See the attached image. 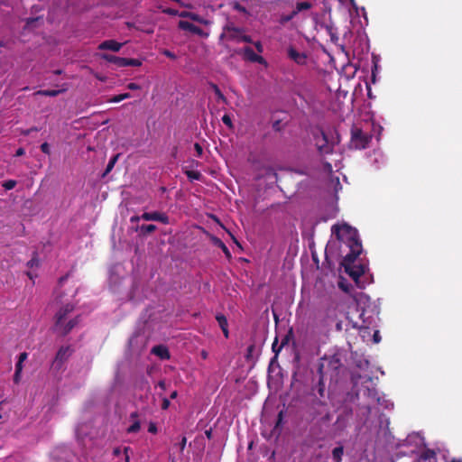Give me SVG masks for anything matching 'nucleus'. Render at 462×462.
<instances>
[{
	"label": "nucleus",
	"instance_id": "nucleus-57",
	"mask_svg": "<svg viewBox=\"0 0 462 462\" xmlns=\"http://www.w3.org/2000/svg\"><path fill=\"white\" fill-rule=\"evenodd\" d=\"M24 152H24V149H23V148H19V149H17V150H16V152H15V154H14V155H15V156H22V155H23V154H24Z\"/></svg>",
	"mask_w": 462,
	"mask_h": 462
},
{
	"label": "nucleus",
	"instance_id": "nucleus-23",
	"mask_svg": "<svg viewBox=\"0 0 462 462\" xmlns=\"http://www.w3.org/2000/svg\"><path fill=\"white\" fill-rule=\"evenodd\" d=\"M287 341H288V339H287V337H285V338L282 341L281 345H280V346H278V338H277V337L275 338V340H274V342L273 343V346H272V349H273V351L275 353V356H274V357L273 358L272 362H273L274 359H276V358H277L278 354L280 353V351L282 350V348L283 347V346H284L285 344H287Z\"/></svg>",
	"mask_w": 462,
	"mask_h": 462
},
{
	"label": "nucleus",
	"instance_id": "nucleus-17",
	"mask_svg": "<svg viewBox=\"0 0 462 462\" xmlns=\"http://www.w3.org/2000/svg\"><path fill=\"white\" fill-rule=\"evenodd\" d=\"M216 319H217L225 337L228 338L229 330H228V322H227L226 317L222 313H217L216 315Z\"/></svg>",
	"mask_w": 462,
	"mask_h": 462
},
{
	"label": "nucleus",
	"instance_id": "nucleus-27",
	"mask_svg": "<svg viewBox=\"0 0 462 462\" xmlns=\"http://www.w3.org/2000/svg\"><path fill=\"white\" fill-rule=\"evenodd\" d=\"M298 14L296 13L295 10H293L291 13H290L289 14H282L280 16V19H279V23L281 24H285L287 23L288 22H290L291 20H292Z\"/></svg>",
	"mask_w": 462,
	"mask_h": 462
},
{
	"label": "nucleus",
	"instance_id": "nucleus-63",
	"mask_svg": "<svg viewBox=\"0 0 462 462\" xmlns=\"http://www.w3.org/2000/svg\"><path fill=\"white\" fill-rule=\"evenodd\" d=\"M205 434H206L208 439H211V437H212L211 430H206Z\"/></svg>",
	"mask_w": 462,
	"mask_h": 462
},
{
	"label": "nucleus",
	"instance_id": "nucleus-34",
	"mask_svg": "<svg viewBox=\"0 0 462 462\" xmlns=\"http://www.w3.org/2000/svg\"><path fill=\"white\" fill-rule=\"evenodd\" d=\"M42 21L41 17L28 18L25 23V29H32L36 26V23Z\"/></svg>",
	"mask_w": 462,
	"mask_h": 462
},
{
	"label": "nucleus",
	"instance_id": "nucleus-22",
	"mask_svg": "<svg viewBox=\"0 0 462 462\" xmlns=\"http://www.w3.org/2000/svg\"><path fill=\"white\" fill-rule=\"evenodd\" d=\"M322 26L326 29L327 32L330 36L331 42L336 43L338 41L337 29L333 26V24H322Z\"/></svg>",
	"mask_w": 462,
	"mask_h": 462
},
{
	"label": "nucleus",
	"instance_id": "nucleus-19",
	"mask_svg": "<svg viewBox=\"0 0 462 462\" xmlns=\"http://www.w3.org/2000/svg\"><path fill=\"white\" fill-rule=\"evenodd\" d=\"M138 412L137 411H134V412H132L130 414V419L133 420V423L131 426L128 427L127 429V432L128 433H136L140 430L141 429V423L140 421L137 420L138 419Z\"/></svg>",
	"mask_w": 462,
	"mask_h": 462
},
{
	"label": "nucleus",
	"instance_id": "nucleus-59",
	"mask_svg": "<svg viewBox=\"0 0 462 462\" xmlns=\"http://www.w3.org/2000/svg\"><path fill=\"white\" fill-rule=\"evenodd\" d=\"M158 386L162 389V390H165L166 389V383H165V381L162 380L158 383Z\"/></svg>",
	"mask_w": 462,
	"mask_h": 462
},
{
	"label": "nucleus",
	"instance_id": "nucleus-30",
	"mask_svg": "<svg viewBox=\"0 0 462 462\" xmlns=\"http://www.w3.org/2000/svg\"><path fill=\"white\" fill-rule=\"evenodd\" d=\"M311 8V4L310 2H300L296 4V6L294 10L297 14H299L301 11L309 10Z\"/></svg>",
	"mask_w": 462,
	"mask_h": 462
},
{
	"label": "nucleus",
	"instance_id": "nucleus-14",
	"mask_svg": "<svg viewBox=\"0 0 462 462\" xmlns=\"http://www.w3.org/2000/svg\"><path fill=\"white\" fill-rule=\"evenodd\" d=\"M178 26L180 29L184 30V31H189L194 34H197L199 36L204 35V32L201 28H199V26H197L188 21L180 20L178 23Z\"/></svg>",
	"mask_w": 462,
	"mask_h": 462
},
{
	"label": "nucleus",
	"instance_id": "nucleus-62",
	"mask_svg": "<svg viewBox=\"0 0 462 462\" xmlns=\"http://www.w3.org/2000/svg\"><path fill=\"white\" fill-rule=\"evenodd\" d=\"M279 125H280L279 121L274 122L273 125V129L274 130H278L279 129Z\"/></svg>",
	"mask_w": 462,
	"mask_h": 462
},
{
	"label": "nucleus",
	"instance_id": "nucleus-51",
	"mask_svg": "<svg viewBox=\"0 0 462 462\" xmlns=\"http://www.w3.org/2000/svg\"><path fill=\"white\" fill-rule=\"evenodd\" d=\"M334 323L336 324V329H337V331H341V330H342V328H342V320L338 319H337V320H336Z\"/></svg>",
	"mask_w": 462,
	"mask_h": 462
},
{
	"label": "nucleus",
	"instance_id": "nucleus-56",
	"mask_svg": "<svg viewBox=\"0 0 462 462\" xmlns=\"http://www.w3.org/2000/svg\"><path fill=\"white\" fill-rule=\"evenodd\" d=\"M140 219H142L141 216H133L130 218L131 223L138 222Z\"/></svg>",
	"mask_w": 462,
	"mask_h": 462
},
{
	"label": "nucleus",
	"instance_id": "nucleus-10",
	"mask_svg": "<svg viewBox=\"0 0 462 462\" xmlns=\"http://www.w3.org/2000/svg\"><path fill=\"white\" fill-rule=\"evenodd\" d=\"M72 350L70 349V346H61L58 350L54 361H53V366L57 369H60L63 363L69 358V356L71 355Z\"/></svg>",
	"mask_w": 462,
	"mask_h": 462
},
{
	"label": "nucleus",
	"instance_id": "nucleus-55",
	"mask_svg": "<svg viewBox=\"0 0 462 462\" xmlns=\"http://www.w3.org/2000/svg\"><path fill=\"white\" fill-rule=\"evenodd\" d=\"M373 337H374V341L375 343H379L380 340H381V337L379 335V331H375Z\"/></svg>",
	"mask_w": 462,
	"mask_h": 462
},
{
	"label": "nucleus",
	"instance_id": "nucleus-12",
	"mask_svg": "<svg viewBox=\"0 0 462 462\" xmlns=\"http://www.w3.org/2000/svg\"><path fill=\"white\" fill-rule=\"evenodd\" d=\"M288 56L299 65H304L306 63L307 55L304 52H299L291 46L288 49Z\"/></svg>",
	"mask_w": 462,
	"mask_h": 462
},
{
	"label": "nucleus",
	"instance_id": "nucleus-29",
	"mask_svg": "<svg viewBox=\"0 0 462 462\" xmlns=\"http://www.w3.org/2000/svg\"><path fill=\"white\" fill-rule=\"evenodd\" d=\"M23 370V363H20V361H17L15 364V372L14 375V382L15 383H18L20 382V376Z\"/></svg>",
	"mask_w": 462,
	"mask_h": 462
},
{
	"label": "nucleus",
	"instance_id": "nucleus-47",
	"mask_svg": "<svg viewBox=\"0 0 462 462\" xmlns=\"http://www.w3.org/2000/svg\"><path fill=\"white\" fill-rule=\"evenodd\" d=\"M28 357V354L26 352H23L19 355V358H18V361H20V363H23Z\"/></svg>",
	"mask_w": 462,
	"mask_h": 462
},
{
	"label": "nucleus",
	"instance_id": "nucleus-7",
	"mask_svg": "<svg viewBox=\"0 0 462 462\" xmlns=\"http://www.w3.org/2000/svg\"><path fill=\"white\" fill-rule=\"evenodd\" d=\"M75 306L67 303L60 307L54 316V326H60L61 322L67 321L68 316L74 310Z\"/></svg>",
	"mask_w": 462,
	"mask_h": 462
},
{
	"label": "nucleus",
	"instance_id": "nucleus-37",
	"mask_svg": "<svg viewBox=\"0 0 462 462\" xmlns=\"http://www.w3.org/2000/svg\"><path fill=\"white\" fill-rule=\"evenodd\" d=\"M222 122L228 127H233V124H232V120H231V117L227 115V114H225L223 116H222Z\"/></svg>",
	"mask_w": 462,
	"mask_h": 462
},
{
	"label": "nucleus",
	"instance_id": "nucleus-5",
	"mask_svg": "<svg viewBox=\"0 0 462 462\" xmlns=\"http://www.w3.org/2000/svg\"><path fill=\"white\" fill-rule=\"evenodd\" d=\"M316 146L320 155H327L333 152L334 145L328 142L326 133L321 130L320 136L316 137Z\"/></svg>",
	"mask_w": 462,
	"mask_h": 462
},
{
	"label": "nucleus",
	"instance_id": "nucleus-4",
	"mask_svg": "<svg viewBox=\"0 0 462 462\" xmlns=\"http://www.w3.org/2000/svg\"><path fill=\"white\" fill-rule=\"evenodd\" d=\"M100 57L102 60H104L107 62L113 63L118 68L128 67V66L139 67L142 65L141 60L138 59L122 58V57H117V56L108 54V53H102L100 55Z\"/></svg>",
	"mask_w": 462,
	"mask_h": 462
},
{
	"label": "nucleus",
	"instance_id": "nucleus-38",
	"mask_svg": "<svg viewBox=\"0 0 462 462\" xmlns=\"http://www.w3.org/2000/svg\"><path fill=\"white\" fill-rule=\"evenodd\" d=\"M162 13L163 14H169V15H178L179 14V11L178 10H175V9H172V8H165V9H162Z\"/></svg>",
	"mask_w": 462,
	"mask_h": 462
},
{
	"label": "nucleus",
	"instance_id": "nucleus-39",
	"mask_svg": "<svg viewBox=\"0 0 462 462\" xmlns=\"http://www.w3.org/2000/svg\"><path fill=\"white\" fill-rule=\"evenodd\" d=\"M41 151L45 153V154H50L51 153V149H50V145L48 143H43L41 144Z\"/></svg>",
	"mask_w": 462,
	"mask_h": 462
},
{
	"label": "nucleus",
	"instance_id": "nucleus-11",
	"mask_svg": "<svg viewBox=\"0 0 462 462\" xmlns=\"http://www.w3.org/2000/svg\"><path fill=\"white\" fill-rule=\"evenodd\" d=\"M337 319L338 310L337 307L332 303L327 307L322 322L326 327H330Z\"/></svg>",
	"mask_w": 462,
	"mask_h": 462
},
{
	"label": "nucleus",
	"instance_id": "nucleus-9",
	"mask_svg": "<svg viewBox=\"0 0 462 462\" xmlns=\"http://www.w3.org/2000/svg\"><path fill=\"white\" fill-rule=\"evenodd\" d=\"M79 322V316L69 319L68 321L61 322L60 326H54V330L60 336L68 335Z\"/></svg>",
	"mask_w": 462,
	"mask_h": 462
},
{
	"label": "nucleus",
	"instance_id": "nucleus-31",
	"mask_svg": "<svg viewBox=\"0 0 462 462\" xmlns=\"http://www.w3.org/2000/svg\"><path fill=\"white\" fill-rule=\"evenodd\" d=\"M185 174L191 180H199L202 177L201 173L198 171H186Z\"/></svg>",
	"mask_w": 462,
	"mask_h": 462
},
{
	"label": "nucleus",
	"instance_id": "nucleus-54",
	"mask_svg": "<svg viewBox=\"0 0 462 462\" xmlns=\"http://www.w3.org/2000/svg\"><path fill=\"white\" fill-rule=\"evenodd\" d=\"M235 9L241 12V13H246V9L245 7L242 6L241 5L239 4H236L235 5Z\"/></svg>",
	"mask_w": 462,
	"mask_h": 462
},
{
	"label": "nucleus",
	"instance_id": "nucleus-35",
	"mask_svg": "<svg viewBox=\"0 0 462 462\" xmlns=\"http://www.w3.org/2000/svg\"><path fill=\"white\" fill-rule=\"evenodd\" d=\"M190 20L194 21V22H197L199 23H201V24H208L209 22L206 19H204L203 17H201L200 15H199L198 14H195V13H192L190 14Z\"/></svg>",
	"mask_w": 462,
	"mask_h": 462
},
{
	"label": "nucleus",
	"instance_id": "nucleus-26",
	"mask_svg": "<svg viewBox=\"0 0 462 462\" xmlns=\"http://www.w3.org/2000/svg\"><path fill=\"white\" fill-rule=\"evenodd\" d=\"M156 229H157V226L155 225H152V224L142 225L139 227L140 234L143 235V236L149 235V234L154 232Z\"/></svg>",
	"mask_w": 462,
	"mask_h": 462
},
{
	"label": "nucleus",
	"instance_id": "nucleus-1",
	"mask_svg": "<svg viewBox=\"0 0 462 462\" xmlns=\"http://www.w3.org/2000/svg\"><path fill=\"white\" fill-rule=\"evenodd\" d=\"M333 232L337 239L346 241L349 248V252L344 256L342 266L345 272L355 281H357L365 272V268L362 264H354L356 258L362 253V244L358 237L357 230L344 224L342 226H333Z\"/></svg>",
	"mask_w": 462,
	"mask_h": 462
},
{
	"label": "nucleus",
	"instance_id": "nucleus-2",
	"mask_svg": "<svg viewBox=\"0 0 462 462\" xmlns=\"http://www.w3.org/2000/svg\"><path fill=\"white\" fill-rule=\"evenodd\" d=\"M343 365L337 355L324 356L318 365L319 376L337 383Z\"/></svg>",
	"mask_w": 462,
	"mask_h": 462
},
{
	"label": "nucleus",
	"instance_id": "nucleus-42",
	"mask_svg": "<svg viewBox=\"0 0 462 462\" xmlns=\"http://www.w3.org/2000/svg\"><path fill=\"white\" fill-rule=\"evenodd\" d=\"M162 53H163V55H165L166 57H168L171 60L176 59V55L169 50H164Z\"/></svg>",
	"mask_w": 462,
	"mask_h": 462
},
{
	"label": "nucleus",
	"instance_id": "nucleus-41",
	"mask_svg": "<svg viewBox=\"0 0 462 462\" xmlns=\"http://www.w3.org/2000/svg\"><path fill=\"white\" fill-rule=\"evenodd\" d=\"M186 443H187V438L185 436H182L180 443L178 444V446L180 447V452H182L186 447Z\"/></svg>",
	"mask_w": 462,
	"mask_h": 462
},
{
	"label": "nucleus",
	"instance_id": "nucleus-33",
	"mask_svg": "<svg viewBox=\"0 0 462 462\" xmlns=\"http://www.w3.org/2000/svg\"><path fill=\"white\" fill-rule=\"evenodd\" d=\"M61 90L55 89H46V90H39L36 92L37 95L46 96V97H56L58 96Z\"/></svg>",
	"mask_w": 462,
	"mask_h": 462
},
{
	"label": "nucleus",
	"instance_id": "nucleus-44",
	"mask_svg": "<svg viewBox=\"0 0 462 462\" xmlns=\"http://www.w3.org/2000/svg\"><path fill=\"white\" fill-rule=\"evenodd\" d=\"M127 88L130 90H138L141 87L136 83L131 82L127 85Z\"/></svg>",
	"mask_w": 462,
	"mask_h": 462
},
{
	"label": "nucleus",
	"instance_id": "nucleus-40",
	"mask_svg": "<svg viewBox=\"0 0 462 462\" xmlns=\"http://www.w3.org/2000/svg\"><path fill=\"white\" fill-rule=\"evenodd\" d=\"M194 148H195V151L197 152V156L198 157H201L202 156V153H203V148L202 146L199 143H196L194 144Z\"/></svg>",
	"mask_w": 462,
	"mask_h": 462
},
{
	"label": "nucleus",
	"instance_id": "nucleus-64",
	"mask_svg": "<svg viewBox=\"0 0 462 462\" xmlns=\"http://www.w3.org/2000/svg\"><path fill=\"white\" fill-rule=\"evenodd\" d=\"M451 462H462L461 458H453Z\"/></svg>",
	"mask_w": 462,
	"mask_h": 462
},
{
	"label": "nucleus",
	"instance_id": "nucleus-24",
	"mask_svg": "<svg viewBox=\"0 0 462 462\" xmlns=\"http://www.w3.org/2000/svg\"><path fill=\"white\" fill-rule=\"evenodd\" d=\"M343 454H344V448H343V446L336 447V448L332 450V457H333V460H334L335 462H341V461H342Z\"/></svg>",
	"mask_w": 462,
	"mask_h": 462
},
{
	"label": "nucleus",
	"instance_id": "nucleus-43",
	"mask_svg": "<svg viewBox=\"0 0 462 462\" xmlns=\"http://www.w3.org/2000/svg\"><path fill=\"white\" fill-rule=\"evenodd\" d=\"M240 42L252 43L253 40L250 35L242 34Z\"/></svg>",
	"mask_w": 462,
	"mask_h": 462
},
{
	"label": "nucleus",
	"instance_id": "nucleus-16",
	"mask_svg": "<svg viewBox=\"0 0 462 462\" xmlns=\"http://www.w3.org/2000/svg\"><path fill=\"white\" fill-rule=\"evenodd\" d=\"M122 46H123L122 43H120L115 40H107V41L102 42L98 45V49L99 50H109V51L116 52L121 50Z\"/></svg>",
	"mask_w": 462,
	"mask_h": 462
},
{
	"label": "nucleus",
	"instance_id": "nucleus-21",
	"mask_svg": "<svg viewBox=\"0 0 462 462\" xmlns=\"http://www.w3.org/2000/svg\"><path fill=\"white\" fill-rule=\"evenodd\" d=\"M327 379L319 376V382L315 385V387H313V389H312L314 392H317L318 395L320 398H324L325 397V392H326L325 381Z\"/></svg>",
	"mask_w": 462,
	"mask_h": 462
},
{
	"label": "nucleus",
	"instance_id": "nucleus-50",
	"mask_svg": "<svg viewBox=\"0 0 462 462\" xmlns=\"http://www.w3.org/2000/svg\"><path fill=\"white\" fill-rule=\"evenodd\" d=\"M254 44L258 52L262 53L263 51V48L261 42H256Z\"/></svg>",
	"mask_w": 462,
	"mask_h": 462
},
{
	"label": "nucleus",
	"instance_id": "nucleus-28",
	"mask_svg": "<svg viewBox=\"0 0 462 462\" xmlns=\"http://www.w3.org/2000/svg\"><path fill=\"white\" fill-rule=\"evenodd\" d=\"M118 157H119V154H116V155L113 156L109 160V162H108V163H107V165L106 167V170H105V172H104L103 176H106V174H108L113 170V168H114L116 162Z\"/></svg>",
	"mask_w": 462,
	"mask_h": 462
},
{
	"label": "nucleus",
	"instance_id": "nucleus-60",
	"mask_svg": "<svg viewBox=\"0 0 462 462\" xmlns=\"http://www.w3.org/2000/svg\"><path fill=\"white\" fill-rule=\"evenodd\" d=\"M113 454L116 456V457H118L120 454H121V450L119 448H116L114 450H113Z\"/></svg>",
	"mask_w": 462,
	"mask_h": 462
},
{
	"label": "nucleus",
	"instance_id": "nucleus-8",
	"mask_svg": "<svg viewBox=\"0 0 462 462\" xmlns=\"http://www.w3.org/2000/svg\"><path fill=\"white\" fill-rule=\"evenodd\" d=\"M141 217L145 221H158L164 225H168L170 223L168 215L160 211L144 212L141 215Z\"/></svg>",
	"mask_w": 462,
	"mask_h": 462
},
{
	"label": "nucleus",
	"instance_id": "nucleus-58",
	"mask_svg": "<svg viewBox=\"0 0 462 462\" xmlns=\"http://www.w3.org/2000/svg\"><path fill=\"white\" fill-rule=\"evenodd\" d=\"M254 345H250L248 347H247V356H249L253 351L254 350Z\"/></svg>",
	"mask_w": 462,
	"mask_h": 462
},
{
	"label": "nucleus",
	"instance_id": "nucleus-3",
	"mask_svg": "<svg viewBox=\"0 0 462 462\" xmlns=\"http://www.w3.org/2000/svg\"><path fill=\"white\" fill-rule=\"evenodd\" d=\"M350 134V145L356 150L367 148L373 138L370 133L364 132L355 125L351 127Z\"/></svg>",
	"mask_w": 462,
	"mask_h": 462
},
{
	"label": "nucleus",
	"instance_id": "nucleus-46",
	"mask_svg": "<svg viewBox=\"0 0 462 462\" xmlns=\"http://www.w3.org/2000/svg\"><path fill=\"white\" fill-rule=\"evenodd\" d=\"M190 14H191V12L182 11V12L179 13L178 15L180 17H182V18H189V19H190V16H191Z\"/></svg>",
	"mask_w": 462,
	"mask_h": 462
},
{
	"label": "nucleus",
	"instance_id": "nucleus-52",
	"mask_svg": "<svg viewBox=\"0 0 462 462\" xmlns=\"http://www.w3.org/2000/svg\"><path fill=\"white\" fill-rule=\"evenodd\" d=\"M282 419H283V411H281L278 414V418H277V422H276V427H278L282 421Z\"/></svg>",
	"mask_w": 462,
	"mask_h": 462
},
{
	"label": "nucleus",
	"instance_id": "nucleus-48",
	"mask_svg": "<svg viewBox=\"0 0 462 462\" xmlns=\"http://www.w3.org/2000/svg\"><path fill=\"white\" fill-rule=\"evenodd\" d=\"M27 264L30 267L37 266L39 264V261L36 258H32Z\"/></svg>",
	"mask_w": 462,
	"mask_h": 462
},
{
	"label": "nucleus",
	"instance_id": "nucleus-18",
	"mask_svg": "<svg viewBox=\"0 0 462 462\" xmlns=\"http://www.w3.org/2000/svg\"><path fill=\"white\" fill-rule=\"evenodd\" d=\"M436 452L432 449L427 448L419 457L417 462H436Z\"/></svg>",
	"mask_w": 462,
	"mask_h": 462
},
{
	"label": "nucleus",
	"instance_id": "nucleus-45",
	"mask_svg": "<svg viewBox=\"0 0 462 462\" xmlns=\"http://www.w3.org/2000/svg\"><path fill=\"white\" fill-rule=\"evenodd\" d=\"M169 406H170V401L167 398H163L162 402V409L167 410L169 408Z\"/></svg>",
	"mask_w": 462,
	"mask_h": 462
},
{
	"label": "nucleus",
	"instance_id": "nucleus-13",
	"mask_svg": "<svg viewBox=\"0 0 462 462\" xmlns=\"http://www.w3.org/2000/svg\"><path fill=\"white\" fill-rule=\"evenodd\" d=\"M243 54H244V58L246 60H249L251 62H257L260 64H263L265 62L264 59L262 56L256 54L254 51V50L249 46H246L243 49Z\"/></svg>",
	"mask_w": 462,
	"mask_h": 462
},
{
	"label": "nucleus",
	"instance_id": "nucleus-20",
	"mask_svg": "<svg viewBox=\"0 0 462 462\" xmlns=\"http://www.w3.org/2000/svg\"><path fill=\"white\" fill-rule=\"evenodd\" d=\"M211 241L214 245L219 247V249H221L223 251V253L228 259L231 258V253H230L229 249L226 247V245L223 243V241L220 238H218L215 236H212Z\"/></svg>",
	"mask_w": 462,
	"mask_h": 462
},
{
	"label": "nucleus",
	"instance_id": "nucleus-32",
	"mask_svg": "<svg viewBox=\"0 0 462 462\" xmlns=\"http://www.w3.org/2000/svg\"><path fill=\"white\" fill-rule=\"evenodd\" d=\"M130 97H131L130 93H123V94L114 96L112 98L109 99V102L118 103V102H121V101L130 98Z\"/></svg>",
	"mask_w": 462,
	"mask_h": 462
},
{
	"label": "nucleus",
	"instance_id": "nucleus-6",
	"mask_svg": "<svg viewBox=\"0 0 462 462\" xmlns=\"http://www.w3.org/2000/svg\"><path fill=\"white\" fill-rule=\"evenodd\" d=\"M242 34L243 29L235 27L233 25H226L224 27V32L219 36V40L226 38L229 41L240 42Z\"/></svg>",
	"mask_w": 462,
	"mask_h": 462
},
{
	"label": "nucleus",
	"instance_id": "nucleus-25",
	"mask_svg": "<svg viewBox=\"0 0 462 462\" xmlns=\"http://www.w3.org/2000/svg\"><path fill=\"white\" fill-rule=\"evenodd\" d=\"M209 86L213 89V91L216 94V96L217 97L218 101H222L224 104H226L227 100H226V97L223 95V93L221 92V90L218 88V86L217 84H215V83H212V82L209 83Z\"/></svg>",
	"mask_w": 462,
	"mask_h": 462
},
{
	"label": "nucleus",
	"instance_id": "nucleus-53",
	"mask_svg": "<svg viewBox=\"0 0 462 462\" xmlns=\"http://www.w3.org/2000/svg\"><path fill=\"white\" fill-rule=\"evenodd\" d=\"M68 277H69V274H66V275H64V276H61V277L59 279V281H58V284H59L60 286H62V285H63V283L67 281Z\"/></svg>",
	"mask_w": 462,
	"mask_h": 462
},
{
	"label": "nucleus",
	"instance_id": "nucleus-36",
	"mask_svg": "<svg viewBox=\"0 0 462 462\" xmlns=\"http://www.w3.org/2000/svg\"><path fill=\"white\" fill-rule=\"evenodd\" d=\"M17 182L14 180H9L2 183V187L5 188L6 190L13 189L16 186Z\"/></svg>",
	"mask_w": 462,
	"mask_h": 462
},
{
	"label": "nucleus",
	"instance_id": "nucleus-49",
	"mask_svg": "<svg viewBox=\"0 0 462 462\" xmlns=\"http://www.w3.org/2000/svg\"><path fill=\"white\" fill-rule=\"evenodd\" d=\"M148 431L151 432V433H153L155 434L157 432V427L154 423H150L149 425V428H148Z\"/></svg>",
	"mask_w": 462,
	"mask_h": 462
},
{
	"label": "nucleus",
	"instance_id": "nucleus-61",
	"mask_svg": "<svg viewBox=\"0 0 462 462\" xmlns=\"http://www.w3.org/2000/svg\"><path fill=\"white\" fill-rule=\"evenodd\" d=\"M178 396V392L177 391H173L171 393V399H175L177 398Z\"/></svg>",
	"mask_w": 462,
	"mask_h": 462
},
{
	"label": "nucleus",
	"instance_id": "nucleus-15",
	"mask_svg": "<svg viewBox=\"0 0 462 462\" xmlns=\"http://www.w3.org/2000/svg\"><path fill=\"white\" fill-rule=\"evenodd\" d=\"M152 354L155 355L162 360H169L171 354L168 347L164 345H157L152 348Z\"/></svg>",
	"mask_w": 462,
	"mask_h": 462
}]
</instances>
